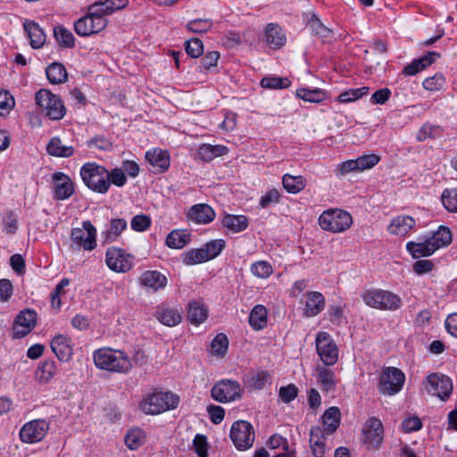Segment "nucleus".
I'll return each instance as SVG.
<instances>
[{
	"label": "nucleus",
	"mask_w": 457,
	"mask_h": 457,
	"mask_svg": "<svg viewBox=\"0 0 457 457\" xmlns=\"http://www.w3.org/2000/svg\"><path fill=\"white\" fill-rule=\"evenodd\" d=\"M93 359L96 366L101 370L127 373L132 369L130 359L122 351L101 348L94 352Z\"/></svg>",
	"instance_id": "obj_1"
},
{
	"label": "nucleus",
	"mask_w": 457,
	"mask_h": 457,
	"mask_svg": "<svg viewBox=\"0 0 457 457\" xmlns=\"http://www.w3.org/2000/svg\"><path fill=\"white\" fill-rule=\"evenodd\" d=\"M318 222L321 229L330 233H343L353 225L352 215L342 209L332 208L324 211L319 217Z\"/></svg>",
	"instance_id": "obj_2"
},
{
	"label": "nucleus",
	"mask_w": 457,
	"mask_h": 457,
	"mask_svg": "<svg viewBox=\"0 0 457 457\" xmlns=\"http://www.w3.org/2000/svg\"><path fill=\"white\" fill-rule=\"evenodd\" d=\"M99 6L98 4H90L87 13L74 23V30L79 36L87 37L105 29L108 21L100 12Z\"/></svg>",
	"instance_id": "obj_3"
},
{
	"label": "nucleus",
	"mask_w": 457,
	"mask_h": 457,
	"mask_svg": "<svg viewBox=\"0 0 457 457\" xmlns=\"http://www.w3.org/2000/svg\"><path fill=\"white\" fill-rule=\"evenodd\" d=\"M80 176L85 185L94 192L105 194L110 187L108 170L96 162L85 163L80 169Z\"/></svg>",
	"instance_id": "obj_4"
},
{
	"label": "nucleus",
	"mask_w": 457,
	"mask_h": 457,
	"mask_svg": "<svg viewBox=\"0 0 457 457\" xmlns=\"http://www.w3.org/2000/svg\"><path fill=\"white\" fill-rule=\"evenodd\" d=\"M179 403L178 395L170 392H156L148 395L140 403V409L146 414H159L177 408Z\"/></svg>",
	"instance_id": "obj_5"
},
{
	"label": "nucleus",
	"mask_w": 457,
	"mask_h": 457,
	"mask_svg": "<svg viewBox=\"0 0 457 457\" xmlns=\"http://www.w3.org/2000/svg\"><path fill=\"white\" fill-rule=\"evenodd\" d=\"M36 102L51 120H61L66 112L62 101L47 89L37 92Z\"/></svg>",
	"instance_id": "obj_6"
},
{
	"label": "nucleus",
	"mask_w": 457,
	"mask_h": 457,
	"mask_svg": "<svg viewBox=\"0 0 457 457\" xmlns=\"http://www.w3.org/2000/svg\"><path fill=\"white\" fill-rule=\"evenodd\" d=\"M363 300L369 306L378 309L395 310L401 305L398 295L383 289L368 291L363 295Z\"/></svg>",
	"instance_id": "obj_7"
},
{
	"label": "nucleus",
	"mask_w": 457,
	"mask_h": 457,
	"mask_svg": "<svg viewBox=\"0 0 457 457\" xmlns=\"http://www.w3.org/2000/svg\"><path fill=\"white\" fill-rule=\"evenodd\" d=\"M229 436L234 445L239 451L249 449L255 440L253 427L245 420L234 422Z\"/></svg>",
	"instance_id": "obj_8"
},
{
	"label": "nucleus",
	"mask_w": 457,
	"mask_h": 457,
	"mask_svg": "<svg viewBox=\"0 0 457 457\" xmlns=\"http://www.w3.org/2000/svg\"><path fill=\"white\" fill-rule=\"evenodd\" d=\"M242 389L239 383L232 379L218 381L211 390L212 397L219 403H229L241 397Z\"/></svg>",
	"instance_id": "obj_9"
},
{
	"label": "nucleus",
	"mask_w": 457,
	"mask_h": 457,
	"mask_svg": "<svg viewBox=\"0 0 457 457\" xmlns=\"http://www.w3.org/2000/svg\"><path fill=\"white\" fill-rule=\"evenodd\" d=\"M71 239L79 248L92 251L96 247V229L89 220L82 222V228L71 229Z\"/></svg>",
	"instance_id": "obj_10"
},
{
	"label": "nucleus",
	"mask_w": 457,
	"mask_h": 457,
	"mask_svg": "<svg viewBox=\"0 0 457 457\" xmlns=\"http://www.w3.org/2000/svg\"><path fill=\"white\" fill-rule=\"evenodd\" d=\"M316 350L321 361L326 366L334 365L338 359V349L327 332H319L316 336Z\"/></svg>",
	"instance_id": "obj_11"
},
{
	"label": "nucleus",
	"mask_w": 457,
	"mask_h": 457,
	"mask_svg": "<svg viewBox=\"0 0 457 457\" xmlns=\"http://www.w3.org/2000/svg\"><path fill=\"white\" fill-rule=\"evenodd\" d=\"M37 314L33 309H24L15 317L12 328V338H22L29 335L36 327Z\"/></svg>",
	"instance_id": "obj_12"
},
{
	"label": "nucleus",
	"mask_w": 457,
	"mask_h": 457,
	"mask_svg": "<svg viewBox=\"0 0 457 457\" xmlns=\"http://www.w3.org/2000/svg\"><path fill=\"white\" fill-rule=\"evenodd\" d=\"M404 379V374L399 369L386 368L380 376L379 390L383 394L393 395L402 389Z\"/></svg>",
	"instance_id": "obj_13"
},
{
	"label": "nucleus",
	"mask_w": 457,
	"mask_h": 457,
	"mask_svg": "<svg viewBox=\"0 0 457 457\" xmlns=\"http://www.w3.org/2000/svg\"><path fill=\"white\" fill-rule=\"evenodd\" d=\"M105 263L115 272H127L132 268V257L121 248L110 247L105 253Z\"/></svg>",
	"instance_id": "obj_14"
},
{
	"label": "nucleus",
	"mask_w": 457,
	"mask_h": 457,
	"mask_svg": "<svg viewBox=\"0 0 457 457\" xmlns=\"http://www.w3.org/2000/svg\"><path fill=\"white\" fill-rule=\"evenodd\" d=\"M48 430V424L44 420H35L26 423L20 431L21 440L24 443L41 441Z\"/></svg>",
	"instance_id": "obj_15"
},
{
	"label": "nucleus",
	"mask_w": 457,
	"mask_h": 457,
	"mask_svg": "<svg viewBox=\"0 0 457 457\" xmlns=\"http://www.w3.org/2000/svg\"><path fill=\"white\" fill-rule=\"evenodd\" d=\"M182 313V308L163 303L156 307L154 316L163 326L172 328L181 323Z\"/></svg>",
	"instance_id": "obj_16"
},
{
	"label": "nucleus",
	"mask_w": 457,
	"mask_h": 457,
	"mask_svg": "<svg viewBox=\"0 0 457 457\" xmlns=\"http://www.w3.org/2000/svg\"><path fill=\"white\" fill-rule=\"evenodd\" d=\"M428 391L445 401L453 391V383L449 377L443 374H431L428 377Z\"/></svg>",
	"instance_id": "obj_17"
},
{
	"label": "nucleus",
	"mask_w": 457,
	"mask_h": 457,
	"mask_svg": "<svg viewBox=\"0 0 457 457\" xmlns=\"http://www.w3.org/2000/svg\"><path fill=\"white\" fill-rule=\"evenodd\" d=\"M416 227V220L409 215H398L393 218L387 226V232L396 237H406Z\"/></svg>",
	"instance_id": "obj_18"
},
{
	"label": "nucleus",
	"mask_w": 457,
	"mask_h": 457,
	"mask_svg": "<svg viewBox=\"0 0 457 457\" xmlns=\"http://www.w3.org/2000/svg\"><path fill=\"white\" fill-rule=\"evenodd\" d=\"M53 182L54 186V199L65 200L74 193V184L67 174L62 172L54 173Z\"/></svg>",
	"instance_id": "obj_19"
},
{
	"label": "nucleus",
	"mask_w": 457,
	"mask_h": 457,
	"mask_svg": "<svg viewBox=\"0 0 457 457\" xmlns=\"http://www.w3.org/2000/svg\"><path fill=\"white\" fill-rule=\"evenodd\" d=\"M364 441L371 447H377L383 440V425L382 422L376 418L370 419L364 428Z\"/></svg>",
	"instance_id": "obj_20"
},
{
	"label": "nucleus",
	"mask_w": 457,
	"mask_h": 457,
	"mask_svg": "<svg viewBox=\"0 0 457 457\" xmlns=\"http://www.w3.org/2000/svg\"><path fill=\"white\" fill-rule=\"evenodd\" d=\"M263 40L272 49L281 48L287 42V36L277 23H270L264 30Z\"/></svg>",
	"instance_id": "obj_21"
},
{
	"label": "nucleus",
	"mask_w": 457,
	"mask_h": 457,
	"mask_svg": "<svg viewBox=\"0 0 457 457\" xmlns=\"http://www.w3.org/2000/svg\"><path fill=\"white\" fill-rule=\"evenodd\" d=\"M145 159L152 167V170L155 173H162L170 167V155L166 151L159 148L147 151Z\"/></svg>",
	"instance_id": "obj_22"
},
{
	"label": "nucleus",
	"mask_w": 457,
	"mask_h": 457,
	"mask_svg": "<svg viewBox=\"0 0 457 457\" xmlns=\"http://www.w3.org/2000/svg\"><path fill=\"white\" fill-rule=\"evenodd\" d=\"M439 56L440 54L436 52H428L407 64L402 73L405 76H414L430 66Z\"/></svg>",
	"instance_id": "obj_23"
},
{
	"label": "nucleus",
	"mask_w": 457,
	"mask_h": 457,
	"mask_svg": "<svg viewBox=\"0 0 457 457\" xmlns=\"http://www.w3.org/2000/svg\"><path fill=\"white\" fill-rule=\"evenodd\" d=\"M309 442L315 457H324L326 452L329 450L326 444V436L319 426L311 428Z\"/></svg>",
	"instance_id": "obj_24"
},
{
	"label": "nucleus",
	"mask_w": 457,
	"mask_h": 457,
	"mask_svg": "<svg viewBox=\"0 0 457 457\" xmlns=\"http://www.w3.org/2000/svg\"><path fill=\"white\" fill-rule=\"evenodd\" d=\"M406 250L414 259L428 257L435 253V248L428 237H420L419 241H409L406 244Z\"/></svg>",
	"instance_id": "obj_25"
},
{
	"label": "nucleus",
	"mask_w": 457,
	"mask_h": 457,
	"mask_svg": "<svg viewBox=\"0 0 457 457\" xmlns=\"http://www.w3.org/2000/svg\"><path fill=\"white\" fill-rule=\"evenodd\" d=\"M51 348L61 361H68L72 355L71 339L65 336L54 337L51 341Z\"/></svg>",
	"instance_id": "obj_26"
},
{
	"label": "nucleus",
	"mask_w": 457,
	"mask_h": 457,
	"mask_svg": "<svg viewBox=\"0 0 457 457\" xmlns=\"http://www.w3.org/2000/svg\"><path fill=\"white\" fill-rule=\"evenodd\" d=\"M187 217L195 223L207 224L214 220L215 212L208 204H199L191 207Z\"/></svg>",
	"instance_id": "obj_27"
},
{
	"label": "nucleus",
	"mask_w": 457,
	"mask_h": 457,
	"mask_svg": "<svg viewBox=\"0 0 457 457\" xmlns=\"http://www.w3.org/2000/svg\"><path fill=\"white\" fill-rule=\"evenodd\" d=\"M317 383L322 391H333L337 386V378L334 371L325 366L318 365L315 368Z\"/></svg>",
	"instance_id": "obj_28"
},
{
	"label": "nucleus",
	"mask_w": 457,
	"mask_h": 457,
	"mask_svg": "<svg viewBox=\"0 0 457 457\" xmlns=\"http://www.w3.org/2000/svg\"><path fill=\"white\" fill-rule=\"evenodd\" d=\"M24 30L30 40V46L34 49L41 48L46 43V34L40 26L32 21H25L23 23Z\"/></svg>",
	"instance_id": "obj_29"
},
{
	"label": "nucleus",
	"mask_w": 457,
	"mask_h": 457,
	"mask_svg": "<svg viewBox=\"0 0 457 457\" xmlns=\"http://www.w3.org/2000/svg\"><path fill=\"white\" fill-rule=\"evenodd\" d=\"M428 237L432 246L435 248V252L448 246L453 241L451 229L444 225L439 226L437 229Z\"/></svg>",
	"instance_id": "obj_30"
},
{
	"label": "nucleus",
	"mask_w": 457,
	"mask_h": 457,
	"mask_svg": "<svg viewBox=\"0 0 457 457\" xmlns=\"http://www.w3.org/2000/svg\"><path fill=\"white\" fill-rule=\"evenodd\" d=\"M325 305L324 296L319 292H311L306 295L304 314L307 317L318 315Z\"/></svg>",
	"instance_id": "obj_31"
},
{
	"label": "nucleus",
	"mask_w": 457,
	"mask_h": 457,
	"mask_svg": "<svg viewBox=\"0 0 457 457\" xmlns=\"http://www.w3.org/2000/svg\"><path fill=\"white\" fill-rule=\"evenodd\" d=\"M228 149L221 145L203 144L198 149V156L204 162H211L215 157L227 154Z\"/></svg>",
	"instance_id": "obj_32"
},
{
	"label": "nucleus",
	"mask_w": 457,
	"mask_h": 457,
	"mask_svg": "<svg viewBox=\"0 0 457 457\" xmlns=\"http://www.w3.org/2000/svg\"><path fill=\"white\" fill-rule=\"evenodd\" d=\"M295 96L305 102L315 104L321 103L328 98V93L320 88L300 87L295 91Z\"/></svg>",
	"instance_id": "obj_33"
},
{
	"label": "nucleus",
	"mask_w": 457,
	"mask_h": 457,
	"mask_svg": "<svg viewBox=\"0 0 457 457\" xmlns=\"http://www.w3.org/2000/svg\"><path fill=\"white\" fill-rule=\"evenodd\" d=\"M341 412L337 407L328 408L322 416L324 429L327 434H333L340 424Z\"/></svg>",
	"instance_id": "obj_34"
},
{
	"label": "nucleus",
	"mask_w": 457,
	"mask_h": 457,
	"mask_svg": "<svg viewBox=\"0 0 457 457\" xmlns=\"http://www.w3.org/2000/svg\"><path fill=\"white\" fill-rule=\"evenodd\" d=\"M208 317L207 308L201 302H191L188 303L187 318L192 324L199 325Z\"/></svg>",
	"instance_id": "obj_35"
},
{
	"label": "nucleus",
	"mask_w": 457,
	"mask_h": 457,
	"mask_svg": "<svg viewBox=\"0 0 457 457\" xmlns=\"http://www.w3.org/2000/svg\"><path fill=\"white\" fill-rule=\"evenodd\" d=\"M46 74L52 84L64 83L68 79V72L61 62H53L46 69Z\"/></svg>",
	"instance_id": "obj_36"
},
{
	"label": "nucleus",
	"mask_w": 457,
	"mask_h": 457,
	"mask_svg": "<svg viewBox=\"0 0 457 457\" xmlns=\"http://www.w3.org/2000/svg\"><path fill=\"white\" fill-rule=\"evenodd\" d=\"M190 241V234L185 229L172 230L166 237V245L170 248L181 249Z\"/></svg>",
	"instance_id": "obj_37"
},
{
	"label": "nucleus",
	"mask_w": 457,
	"mask_h": 457,
	"mask_svg": "<svg viewBox=\"0 0 457 457\" xmlns=\"http://www.w3.org/2000/svg\"><path fill=\"white\" fill-rule=\"evenodd\" d=\"M54 37L58 46L62 48H73L75 46V37L73 34L62 25L54 27Z\"/></svg>",
	"instance_id": "obj_38"
},
{
	"label": "nucleus",
	"mask_w": 457,
	"mask_h": 457,
	"mask_svg": "<svg viewBox=\"0 0 457 457\" xmlns=\"http://www.w3.org/2000/svg\"><path fill=\"white\" fill-rule=\"evenodd\" d=\"M46 151L50 155L56 157H70L74 154L73 147L63 145L59 137H53L49 141Z\"/></svg>",
	"instance_id": "obj_39"
},
{
	"label": "nucleus",
	"mask_w": 457,
	"mask_h": 457,
	"mask_svg": "<svg viewBox=\"0 0 457 457\" xmlns=\"http://www.w3.org/2000/svg\"><path fill=\"white\" fill-rule=\"evenodd\" d=\"M222 225L229 231L237 233L247 228L248 220L244 215L228 214L223 218Z\"/></svg>",
	"instance_id": "obj_40"
},
{
	"label": "nucleus",
	"mask_w": 457,
	"mask_h": 457,
	"mask_svg": "<svg viewBox=\"0 0 457 457\" xmlns=\"http://www.w3.org/2000/svg\"><path fill=\"white\" fill-rule=\"evenodd\" d=\"M282 185L287 192L290 194H297L305 187L306 179L301 175L293 176L290 174H285L282 178Z\"/></svg>",
	"instance_id": "obj_41"
},
{
	"label": "nucleus",
	"mask_w": 457,
	"mask_h": 457,
	"mask_svg": "<svg viewBox=\"0 0 457 457\" xmlns=\"http://www.w3.org/2000/svg\"><path fill=\"white\" fill-rule=\"evenodd\" d=\"M167 277L158 270H146L140 277L142 286H166Z\"/></svg>",
	"instance_id": "obj_42"
},
{
	"label": "nucleus",
	"mask_w": 457,
	"mask_h": 457,
	"mask_svg": "<svg viewBox=\"0 0 457 457\" xmlns=\"http://www.w3.org/2000/svg\"><path fill=\"white\" fill-rule=\"evenodd\" d=\"M128 3V0H104L96 1L94 3V4L100 5V12L104 15V17H106L115 11L124 8Z\"/></svg>",
	"instance_id": "obj_43"
},
{
	"label": "nucleus",
	"mask_w": 457,
	"mask_h": 457,
	"mask_svg": "<svg viewBox=\"0 0 457 457\" xmlns=\"http://www.w3.org/2000/svg\"><path fill=\"white\" fill-rule=\"evenodd\" d=\"M56 372V365L54 361H45L37 368L36 376L42 382H48Z\"/></svg>",
	"instance_id": "obj_44"
},
{
	"label": "nucleus",
	"mask_w": 457,
	"mask_h": 457,
	"mask_svg": "<svg viewBox=\"0 0 457 457\" xmlns=\"http://www.w3.org/2000/svg\"><path fill=\"white\" fill-rule=\"evenodd\" d=\"M127 221L124 219H112L110 222V228L105 233V240L113 242L127 228Z\"/></svg>",
	"instance_id": "obj_45"
},
{
	"label": "nucleus",
	"mask_w": 457,
	"mask_h": 457,
	"mask_svg": "<svg viewBox=\"0 0 457 457\" xmlns=\"http://www.w3.org/2000/svg\"><path fill=\"white\" fill-rule=\"evenodd\" d=\"M443 129L440 126L431 125L428 123L424 124L417 133V140L423 142L428 138H437L441 137Z\"/></svg>",
	"instance_id": "obj_46"
},
{
	"label": "nucleus",
	"mask_w": 457,
	"mask_h": 457,
	"mask_svg": "<svg viewBox=\"0 0 457 457\" xmlns=\"http://www.w3.org/2000/svg\"><path fill=\"white\" fill-rule=\"evenodd\" d=\"M368 93H369L368 87H359V88H351V89L342 92L337 96V101L340 103H344V104L354 102V101L361 98L363 96L368 95Z\"/></svg>",
	"instance_id": "obj_47"
},
{
	"label": "nucleus",
	"mask_w": 457,
	"mask_h": 457,
	"mask_svg": "<svg viewBox=\"0 0 457 457\" xmlns=\"http://www.w3.org/2000/svg\"><path fill=\"white\" fill-rule=\"evenodd\" d=\"M441 202L449 212L457 213V188H446L441 195Z\"/></svg>",
	"instance_id": "obj_48"
},
{
	"label": "nucleus",
	"mask_w": 457,
	"mask_h": 457,
	"mask_svg": "<svg viewBox=\"0 0 457 457\" xmlns=\"http://www.w3.org/2000/svg\"><path fill=\"white\" fill-rule=\"evenodd\" d=\"M208 261L209 260L206 256V253L204 252V247L191 249L190 251L187 252L183 257V262L186 265H195Z\"/></svg>",
	"instance_id": "obj_49"
},
{
	"label": "nucleus",
	"mask_w": 457,
	"mask_h": 457,
	"mask_svg": "<svg viewBox=\"0 0 457 457\" xmlns=\"http://www.w3.org/2000/svg\"><path fill=\"white\" fill-rule=\"evenodd\" d=\"M261 86L269 89L287 88L291 82L287 78L280 77H263L260 82Z\"/></svg>",
	"instance_id": "obj_50"
},
{
	"label": "nucleus",
	"mask_w": 457,
	"mask_h": 457,
	"mask_svg": "<svg viewBox=\"0 0 457 457\" xmlns=\"http://www.w3.org/2000/svg\"><path fill=\"white\" fill-rule=\"evenodd\" d=\"M145 438V433L140 428L131 429L125 436V444L129 449L136 450L144 444Z\"/></svg>",
	"instance_id": "obj_51"
},
{
	"label": "nucleus",
	"mask_w": 457,
	"mask_h": 457,
	"mask_svg": "<svg viewBox=\"0 0 457 457\" xmlns=\"http://www.w3.org/2000/svg\"><path fill=\"white\" fill-rule=\"evenodd\" d=\"M228 347V339L223 333L218 334L211 343L212 353L217 356H223L227 353Z\"/></svg>",
	"instance_id": "obj_52"
},
{
	"label": "nucleus",
	"mask_w": 457,
	"mask_h": 457,
	"mask_svg": "<svg viewBox=\"0 0 457 457\" xmlns=\"http://www.w3.org/2000/svg\"><path fill=\"white\" fill-rule=\"evenodd\" d=\"M355 161L358 163L359 171L361 172L376 166L379 162L380 157L378 154H363L356 158Z\"/></svg>",
	"instance_id": "obj_53"
},
{
	"label": "nucleus",
	"mask_w": 457,
	"mask_h": 457,
	"mask_svg": "<svg viewBox=\"0 0 457 457\" xmlns=\"http://www.w3.org/2000/svg\"><path fill=\"white\" fill-rule=\"evenodd\" d=\"M445 84V77L441 73H436L433 77L427 78L422 82V86L428 91L441 90Z\"/></svg>",
	"instance_id": "obj_54"
},
{
	"label": "nucleus",
	"mask_w": 457,
	"mask_h": 457,
	"mask_svg": "<svg viewBox=\"0 0 457 457\" xmlns=\"http://www.w3.org/2000/svg\"><path fill=\"white\" fill-rule=\"evenodd\" d=\"M208 260L217 257L225 247V241L222 239L212 240L206 243L204 246Z\"/></svg>",
	"instance_id": "obj_55"
},
{
	"label": "nucleus",
	"mask_w": 457,
	"mask_h": 457,
	"mask_svg": "<svg viewBox=\"0 0 457 457\" xmlns=\"http://www.w3.org/2000/svg\"><path fill=\"white\" fill-rule=\"evenodd\" d=\"M351 172H360L355 159L347 160L337 165L335 174L337 178L345 177Z\"/></svg>",
	"instance_id": "obj_56"
},
{
	"label": "nucleus",
	"mask_w": 457,
	"mask_h": 457,
	"mask_svg": "<svg viewBox=\"0 0 457 457\" xmlns=\"http://www.w3.org/2000/svg\"><path fill=\"white\" fill-rule=\"evenodd\" d=\"M311 29L321 39L326 40L331 37L332 31L325 27L320 21L313 16L309 22Z\"/></svg>",
	"instance_id": "obj_57"
},
{
	"label": "nucleus",
	"mask_w": 457,
	"mask_h": 457,
	"mask_svg": "<svg viewBox=\"0 0 457 457\" xmlns=\"http://www.w3.org/2000/svg\"><path fill=\"white\" fill-rule=\"evenodd\" d=\"M185 49L189 56L197 58L202 55L204 52V45L199 38L193 37L185 43Z\"/></svg>",
	"instance_id": "obj_58"
},
{
	"label": "nucleus",
	"mask_w": 457,
	"mask_h": 457,
	"mask_svg": "<svg viewBox=\"0 0 457 457\" xmlns=\"http://www.w3.org/2000/svg\"><path fill=\"white\" fill-rule=\"evenodd\" d=\"M212 21L207 19L192 20L187 24V29L194 33H204L212 28Z\"/></svg>",
	"instance_id": "obj_59"
},
{
	"label": "nucleus",
	"mask_w": 457,
	"mask_h": 457,
	"mask_svg": "<svg viewBox=\"0 0 457 457\" xmlns=\"http://www.w3.org/2000/svg\"><path fill=\"white\" fill-rule=\"evenodd\" d=\"M280 191L277 188H271L268 190L260 199V205L262 208H266L271 204L279 203L280 201Z\"/></svg>",
	"instance_id": "obj_60"
},
{
	"label": "nucleus",
	"mask_w": 457,
	"mask_h": 457,
	"mask_svg": "<svg viewBox=\"0 0 457 457\" xmlns=\"http://www.w3.org/2000/svg\"><path fill=\"white\" fill-rule=\"evenodd\" d=\"M130 225L133 230L142 232L150 227L151 219L147 215L138 214L132 218Z\"/></svg>",
	"instance_id": "obj_61"
},
{
	"label": "nucleus",
	"mask_w": 457,
	"mask_h": 457,
	"mask_svg": "<svg viewBox=\"0 0 457 457\" xmlns=\"http://www.w3.org/2000/svg\"><path fill=\"white\" fill-rule=\"evenodd\" d=\"M194 448L199 457H207L208 443L205 436L197 434L193 441Z\"/></svg>",
	"instance_id": "obj_62"
},
{
	"label": "nucleus",
	"mask_w": 457,
	"mask_h": 457,
	"mask_svg": "<svg viewBox=\"0 0 457 457\" xmlns=\"http://www.w3.org/2000/svg\"><path fill=\"white\" fill-rule=\"evenodd\" d=\"M14 99L7 91H0V116L9 112L14 106Z\"/></svg>",
	"instance_id": "obj_63"
},
{
	"label": "nucleus",
	"mask_w": 457,
	"mask_h": 457,
	"mask_svg": "<svg viewBox=\"0 0 457 457\" xmlns=\"http://www.w3.org/2000/svg\"><path fill=\"white\" fill-rule=\"evenodd\" d=\"M297 394L298 389L293 384L287 385V386H282L279 389V397L284 403H287L292 402L297 396Z\"/></svg>",
	"instance_id": "obj_64"
}]
</instances>
